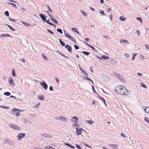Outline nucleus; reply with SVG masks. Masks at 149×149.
Instances as JSON below:
<instances>
[{"label":"nucleus","mask_w":149,"mask_h":149,"mask_svg":"<svg viewBox=\"0 0 149 149\" xmlns=\"http://www.w3.org/2000/svg\"><path fill=\"white\" fill-rule=\"evenodd\" d=\"M12 75L13 77H15V72L14 71V69H13V70H12Z\"/></svg>","instance_id":"obj_26"},{"label":"nucleus","mask_w":149,"mask_h":149,"mask_svg":"<svg viewBox=\"0 0 149 149\" xmlns=\"http://www.w3.org/2000/svg\"><path fill=\"white\" fill-rule=\"evenodd\" d=\"M4 14H5V15L7 16H9V13L7 11H6V12H5Z\"/></svg>","instance_id":"obj_39"},{"label":"nucleus","mask_w":149,"mask_h":149,"mask_svg":"<svg viewBox=\"0 0 149 149\" xmlns=\"http://www.w3.org/2000/svg\"><path fill=\"white\" fill-rule=\"evenodd\" d=\"M137 75L139 76H141L142 75V74L141 73H137Z\"/></svg>","instance_id":"obj_61"},{"label":"nucleus","mask_w":149,"mask_h":149,"mask_svg":"<svg viewBox=\"0 0 149 149\" xmlns=\"http://www.w3.org/2000/svg\"><path fill=\"white\" fill-rule=\"evenodd\" d=\"M81 13L83 14L85 16H87V13L85 12L82 11V10H81Z\"/></svg>","instance_id":"obj_28"},{"label":"nucleus","mask_w":149,"mask_h":149,"mask_svg":"<svg viewBox=\"0 0 149 149\" xmlns=\"http://www.w3.org/2000/svg\"><path fill=\"white\" fill-rule=\"evenodd\" d=\"M92 89L94 93H97L96 92L95 89V88H94V86H92Z\"/></svg>","instance_id":"obj_50"},{"label":"nucleus","mask_w":149,"mask_h":149,"mask_svg":"<svg viewBox=\"0 0 149 149\" xmlns=\"http://www.w3.org/2000/svg\"><path fill=\"white\" fill-rule=\"evenodd\" d=\"M8 81L10 84L13 86L15 85V84L12 78L10 77L9 78Z\"/></svg>","instance_id":"obj_6"},{"label":"nucleus","mask_w":149,"mask_h":149,"mask_svg":"<svg viewBox=\"0 0 149 149\" xmlns=\"http://www.w3.org/2000/svg\"><path fill=\"white\" fill-rule=\"evenodd\" d=\"M99 97V98L102 101V102H104V101H105V100L101 96H98Z\"/></svg>","instance_id":"obj_29"},{"label":"nucleus","mask_w":149,"mask_h":149,"mask_svg":"<svg viewBox=\"0 0 149 149\" xmlns=\"http://www.w3.org/2000/svg\"><path fill=\"white\" fill-rule=\"evenodd\" d=\"M65 48L66 49H67L68 51L70 52H71L72 51V48L69 45L67 44L65 46Z\"/></svg>","instance_id":"obj_7"},{"label":"nucleus","mask_w":149,"mask_h":149,"mask_svg":"<svg viewBox=\"0 0 149 149\" xmlns=\"http://www.w3.org/2000/svg\"><path fill=\"white\" fill-rule=\"evenodd\" d=\"M43 136L45 138H47L49 137V135L47 134L44 135H43Z\"/></svg>","instance_id":"obj_58"},{"label":"nucleus","mask_w":149,"mask_h":149,"mask_svg":"<svg viewBox=\"0 0 149 149\" xmlns=\"http://www.w3.org/2000/svg\"><path fill=\"white\" fill-rule=\"evenodd\" d=\"M86 122L89 123L90 124H91L93 123V122L92 120H86Z\"/></svg>","instance_id":"obj_37"},{"label":"nucleus","mask_w":149,"mask_h":149,"mask_svg":"<svg viewBox=\"0 0 149 149\" xmlns=\"http://www.w3.org/2000/svg\"><path fill=\"white\" fill-rule=\"evenodd\" d=\"M82 53L85 54H86V55H89L90 54L89 52H86L85 51H83L82 52Z\"/></svg>","instance_id":"obj_31"},{"label":"nucleus","mask_w":149,"mask_h":149,"mask_svg":"<svg viewBox=\"0 0 149 149\" xmlns=\"http://www.w3.org/2000/svg\"><path fill=\"white\" fill-rule=\"evenodd\" d=\"M83 131H84V130L82 128H77L76 129V133L77 135H80Z\"/></svg>","instance_id":"obj_3"},{"label":"nucleus","mask_w":149,"mask_h":149,"mask_svg":"<svg viewBox=\"0 0 149 149\" xmlns=\"http://www.w3.org/2000/svg\"><path fill=\"white\" fill-rule=\"evenodd\" d=\"M103 37L105 38L106 39H108L109 38V36H103Z\"/></svg>","instance_id":"obj_44"},{"label":"nucleus","mask_w":149,"mask_h":149,"mask_svg":"<svg viewBox=\"0 0 149 149\" xmlns=\"http://www.w3.org/2000/svg\"><path fill=\"white\" fill-rule=\"evenodd\" d=\"M46 22L47 24H49L50 25H51V26H55V25H54V24H53V23H52L51 22H49V20L46 21Z\"/></svg>","instance_id":"obj_25"},{"label":"nucleus","mask_w":149,"mask_h":149,"mask_svg":"<svg viewBox=\"0 0 149 149\" xmlns=\"http://www.w3.org/2000/svg\"><path fill=\"white\" fill-rule=\"evenodd\" d=\"M119 19L122 21H125L126 20V18L123 16H120L119 18Z\"/></svg>","instance_id":"obj_18"},{"label":"nucleus","mask_w":149,"mask_h":149,"mask_svg":"<svg viewBox=\"0 0 149 149\" xmlns=\"http://www.w3.org/2000/svg\"><path fill=\"white\" fill-rule=\"evenodd\" d=\"M20 113L19 112H17L16 113L15 116L16 117H18L20 116Z\"/></svg>","instance_id":"obj_45"},{"label":"nucleus","mask_w":149,"mask_h":149,"mask_svg":"<svg viewBox=\"0 0 149 149\" xmlns=\"http://www.w3.org/2000/svg\"><path fill=\"white\" fill-rule=\"evenodd\" d=\"M60 43L61 45L63 46H65V44L63 41H61Z\"/></svg>","instance_id":"obj_42"},{"label":"nucleus","mask_w":149,"mask_h":149,"mask_svg":"<svg viewBox=\"0 0 149 149\" xmlns=\"http://www.w3.org/2000/svg\"><path fill=\"white\" fill-rule=\"evenodd\" d=\"M79 126L78 124L77 123H74V124H73L72 125V127H74V126L77 127Z\"/></svg>","instance_id":"obj_30"},{"label":"nucleus","mask_w":149,"mask_h":149,"mask_svg":"<svg viewBox=\"0 0 149 149\" xmlns=\"http://www.w3.org/2000/svg\"><path fill=\"white\" fill-rule=\"evenodd\" d=\"M57 31H58V32H59V33H61L62 34L63 33L61 29H57Z\"/></svg>","instance_id":"obj_35"},{"label":"nucleus","mask_w":149,"mask_h":149,"mask_svg":"<svg viewBox=\"0 0 149 149\" xmlns=\"http://www.w3.org/2000/svg\"><path fill=\"white\" fill-rule=\"evenodd\" d=\"M47 31L49 33H50L51 34H53V32H52V31H50L49 29H47Z\"/></svg>","instance_id":"obj_53"},{"label":"nucleus","mask_w":149,"mask_h":149,"mask_svg":"<svg viewBox=\"0 0 149 149\" xmlns=\"http://www.w3.org/2000/svg\"><path fill=\"white\" fill-rule=\"evenodd\" d=\"M72 31L75 32L79 34L78 31L77 29L75 28H72Z\"/></svg>","instance_id":"obj_22"},{"label":"nucleus","mask_w":149,"mask_h":149,"mask_svg":"<svg viewBox=\"0 0 149 149\" xmlns=\"http://www.w3.org/2000/svg\"><path fill=\"white\" fill-rule=\"evenodd\" d=\"M39 99L40 100H44V96L42 95H39L38 96Z\"/></svg>","instance_id":"obj_17"},{"label":"nucleus","mask_w":149,"mask_h":149,"mask_svg":"<svg viewBox=\"0 0 149 149\" xmlns=\"http://www.w3.org/2000/svg\"><path fill=\"white\" fill-rule=\"evenodd\" d=\"M89 47H90L93 50H95V48L92 45H90V46H89Z\"/></svg>","instance_id":"obj_52"},{"label":"nucleus","mask_w":149,"mask_h":149,"mask_svg":"<svg viewBox=\"0 0 149 149\" xmlns=\"http://www.w3.org/2000/svg\"><path fill=\"white\" fill-rule=\"evenodd\" d=\"M74 46L76 49H79V47L78 46L75 45H74Z\"/></svg>","instance_id":"obj_51"},{"label":"nucleus","mask_w":149,"mask_h":149,"mask_svg":"<svg viewBox=\"0 0 149 149\" xmlns=\"http://www.w3.org/2000/svg\"><path fill=\"white\" fill-rule=\"evenodd\" d=\"M40 104V103H38L35 106V107L37 108H38V107H39Z\"/></svg>","instance_id":"obj_54"},{"label":"nucleus","mask_w":149,"mask_h":149,"mask_svg":"<svg viewBox=\"0 0 149 149\" xmlns=\"http://www.w3.org/2000/svg\"><path fill=\"white\" fill-rule=\"evenodd\" d=\"M49 17L52 20L53 19H54L53 16L52 15H49Z\"/></svg>","instance_id":"obj_62"},{"label":"nucleus","mask_w":149,"mask_h":149,"mask_svg":"<svg viewBox=\"0 0 149 149\" xmlns=\"http://www.w3.org/2000/svg\"><path fill=\"white\" fill-rule=\"evenodd\" d=\"M109 146L111 147L113 149L117 148V149H118V148L116 147V145L114 144H109Z\"/></svg>","instance_id":"obj_15"},{"label":"nucleus","mask_w":149,"mask_h":149,"mask_svg":"<svg viewBox=\"0 0 149 149\" xmlns=\"http://www.w3.org/2000/svg\"><path fill=\"white\" fill-rule=\"evenodd\" d=\"M21 23L22 24H23L24 25H25V26H29V25L25 22H21Z\"/></svg>","instance_id":"obj_46"},{"label":"nucleus","mask_w":149,"mask_h":149,"mask_svg":"<svg viewBox=\"0 0 149 149\" xmlns=\"http://www.w3.org/2000/svg\"><path fill=\"white\" fill-rule=\"evenodd\" d=\"M4 94L5 95L8 96H9L10 95V93L9 92H5L4 93Z\"/></svg>","instance_id":"obj_27"},{"label":"nucleus","mask_w":149,"mask_h":149,"mask_svg":"<svg viewBox=\"0 0 149 149\" xmlns=\"http://www.w3.org/2000/svg\"><path fill=\"white\" fill-rule=\"evenodd\" d=\"M0 107L1 108H3L5 109H8L9 108V107L8 106H0Z\"/></svg>","instance_id":"obj_21"},{"label":"nucleus","mask_w":149,"mask_h":149,"mask_svg":"<svg viewBox=\"0 0 149 149\" xmlns=\"http://www.w3.org/2000/svg\"><path fill=\"white\" fill-rule=\"evenodd\" d=\"M125 56L126 58H129V55L128 54H125Z\"/></svg>","instance_id":"obj_55"},{"label":"nucleus","mask_w":149,"mask_h":149,"mask_svg":"<svg viewBox=\"0 0 149 149\" xmlns=\"http://www.w3.org/2000/svg\"><path fill=\"white\" fill-rule=\"evenodd\" d=\"M114 75L117 77L118 79L121 81L122 82H123L124 81V78L123 77L121 76H120L119 74L115 73H114Z\"/></svg>","instance_id":"obj_2"},{"label":"nucleus","mask_w":149,"mask_h":149,"mask_svg":"<svg viewBox=\"0 0 149 149\" xmlns=\"http://www.w3.org/2000/svg\"><path fill=\"white\" fill-rule=\"evenodd\" d=\"M10 29L12 31H15V30L14 29L11 27Z\"/></svg>","instance_id":"obj_56"},{"label":"nucleus","mask_w":149,"mask_h":149,"mask_svg":"<svg viewBox=\"0 0 149 149\" xmlns=\"http://www.w3.org/2000/svg\"><path fill=\"white\" fill-rule=\"evenodd\" d=\"M65 144L66 146H67L69 147L70 148H73V149L74 148V147L73 146L70 145V144L68 143H65Z\"/></svg>","instance_id":"obj_14"},{"label":"nucleus","mask_w":149,"mask_h":149,"mask_svg":"<svg viewBox=\"0 0 149 149\" xmlns=\"http://www.w3.org/2000/svg\"><path fill=\"white\" fill-rule=\"evenodd\" d=\"M52 21H53V22L55 23H56V24H57L58 23V22L57 21H56V19H53L52 20Z\"/></svg>","instance_id":"obj_48"},{"label":"nucleus","mask_w":149,"mask_h":149,"mask_svg":"<svg viewBox=\"0 0 149 149\" xmlns=\"http://www.w3.org/2000/svg\"><path fill=\"white\" fill-rule=\"evenodd\" d=\"M85 79H86V80H88V81H90V80H91V79H89V78H88L87 77H85Z\"/></svg>","instance_id":"obj_64"},{"label":"nucleus","mask_w":149,"mask_h":149,"mask_svg":"<svg viewBox=\"0 0 149 149\" xmlns=\"http://www.w3.org/2000/svg\"><path fill=\"white\" fill-rule=\"evenodd\" d=\"M120 43H124L129 44V42L128 41L126 40H120Z\"/></svg>","instance_id":"obj_12"},{"label":"nucleus","mask_w":149,"mask_h":149,"mask_svg":"<svg viewBox=\"0 0 149 149\" xmlns=\"http://www.w3.org/2000/svg\"><path fill=\"white\" fill-rule=\"evenodd\" d=\"M81 71L82 72L84 73V74H85L86 76H88V74L86 72V71L85 70H83L82 69H80Z\"/></svg>","instance_id":"obj_20"},{"label":"nucleus","mask_w":149,"mask_h":149,"mask_svg":"<svg viewBox=\"0 0 149 149\" xmlns=\"http://www.w3.org/2000/svg\"><path fill=\"white\" fill-rule=\"evenodd\" d=\"M42 57L46 60H47L48 59L46 57L44 54L42 55Z\"/></svg>","instance_id":"obj_41"},{"label":"nucleus","mask_w":149,"mask_h":149,"mask_svg":"<svg viewBox=\"0 0 149 149\" xmlns=\"http://www.w3.org/2000/svg\"><path fill=\"white\" fill-rule=\"evenodd\" d=\"M78 118L76 116L73 117L71 119L73 123H77V122Z\"/></svg>","instance_id":"obj_9"},{"label":"nucleus","mask_w":149,"mask_h":149,"mask_svg":"<svg viewBox=\"0 0 149 149\" xmlns=\"http://www.w3.org/2000/svg\"><path fill=\"white\" fill-rule=\"evenodd\" d=\"M39 15L42 19L43 22H46V16L45 15L42 14H40Z\"/></svg>","instance_id":"obj_5"},{"label":"nucleus","mask_w":149,"mask_h":149,"mask_svg":"<svg viewBox=\"0 0 149 149\" xmlns=\"http://www.w3.org/2000/svg\"><path fill=\"white\" fill-rule=\"evenodd\" d=\"M136 19L138 21H139L141 22H142V19L141 17H137Z\"/></svg>","instance_id":"obj_36"},{"label":"nucleus","mask_w":149,"mask_h":149,"mask_svg":"<svg viewBox=\"0 0 149 149\" xmlns=\"http://www.w3.org/2000/svg\"><path fill=\"white\" fill-rule=\"evenodd\" d=\"M9 19L10 21L15 22L16 21V20L14 19H11L10 17H9Z\"/></svg>","instance_id":"obj_32"},{"label":"nucleus","mask_w":149,"mask_h":149,"mask_svg":"<svg viewBox=\"0 0 149 149\" xmlns=\"http://www.w3.org/2000/svg\"><path fill=\"white\" fill-rule=\"evenodd\" d=\"M8 4H9L11 5L14 7H15L16 6V5L13 3H8Z\"/></svg>","instance_id":"obj_38"},{"label":"nucleus","mask_w":149,"mask_h":149,"mask_svg":"<svg viewBox=\"0 0 149 149\" xmlns=\"http://www.w3.org/2000/svg\"><path fill=\"white\" fill-rule=\"evenodd\" d=\"M85 40L87 42H88L90 40V39L88 38H86Z\"/></svg>","instance_id":"obj_59"},{"label":"nucleus","mask_w":149,"mask_h":149,"mask_svg":"<svg viewBox=\"0 0 149 149\" xmlns=\"http://www.w3.org/2000/svg\"><path fill=\"white\" fill-rule=\"evenodd\" d=\"M136 33L137 34L138 36H139L140 35V32L139 30H136Z\"/></svg>","instance_id":"obj_47"},{"label":"nucleus","mask_w":149,"mask_h":149,"mask_svg":"<svg viewBox=\"0 0 149 149\" xmlns=\"http://www.w3.org/2000/svg\"><path fill=\"white\" fill-rule=\"evenodd\" d=\"M136 55H137V54L136 53H133V57L132 58V59H131V61H133L135 59V57Z\"/></svg>","instance_id":"obj_24"},{"label":"nucleus","mask_w":149,"mask_h":149,"mask_svg":"<svg viewBox=\"0 0 149 149\" xmlns=\"http://www.w3.org/2000/svg\"><path fill=\"white\" fill-rule=\"evenodd\" d=\"M46 149H51L52 147L50 146H47L45 147Z\"/></svg>","instance_id":"obj_49"},{"label":"nucleus","mask_w":149,"mask_h":149,"mask_svg":"<svg viewBox=\"0 0 149 149\" xmlns=\"http://www.w3.org/2000/svg\"><path fill=\"white\" fill-rule=\"evenodd\" d=\"M49 90L51 91H53V88L52 86H50Z\"/></svg>","instance_id":"obj_57"},{"label":"nucleus","mask_w":149,"mask_h":149,"mask_svg":"<svg viewBox=\"0 0 149 149\" xmlns=\"http://www.w3.org/2000/svg\"><path fill=\"white\" fill-rule=\"evenodd\" d=\"M65 35L66 37L71 40H72L73 41V39L69 34L67 33H65Z\"/></svg>","instance_id":"obj_13"},{"label":"nucleus","mask_w":149,"mask_h":149,"mask_svg":"<svg viewBox=\"0 0 149 149\" xmlns=\"http://www.w3.org/2000/svg\"><path fill=\"white\" fill-rule=\"evenodd\" d=\"M100 13H102L103 15H105V14L104 13V12L103 11H102V10H101Z\"/></svg>","instance_id":"obj_63"},{"label":"nucleus","mask_w":149,"mask_h":149,"mask_svg":"<svg viewBox=\"0 0 149 149\" xmlns=\"http://www.w3.org/2000/svg\"><path fill=\"white\" fill-rule=\"evenodd\" d=\"M102 58L104 59H107L109 58V57L106 56L104 55H103L101 56V57Z\"/></svg>","instance_id":"obj_19"},{"label":"nucleus","mask_w":149,"mask_h":149,"mask_svg":"<svg viewBox=\"0 0 149 149\" xmlns=\"http://www.w3.org/2000/svg\"><path fill=\"white\" fill-rule=\"evenodd\" d=\"M47 6L48 8V10L49 12H50L51 13H52V10L51 9V8H50L49 6L48 5H47Z\"/></svg>","instance_id":"obj_33"},{"label":"nucleus","mask_w":149,"mask_h":149,"mask_svg":"<svg viewBox=\"0 0 149 149\" xmlns=\"http://www.w3.org/2000/svg\"><path fill=\"white\" fill-rule=\"evenodd\" d=\"M140 85H141V86L143 87L144 88H147V87L146 86V85H145V84H144L143 83H141L140 84Z\"/></svg>","instance_id":"obj_23"},{"label":"nucleus","mask_w":149,"mask_h":149,"mask_svg":"<svg viewBox=\"0 0 149 149\" xmlns=\"http://www.w3.org/2000/svg\"><path fill=\"white\" fill-rule=\"evenodd\" d=\"M115 91L118 94L124 95H128L130 92L123 86L118 85L115 88Z\"/></svg>","instance_id":"obj_1"},{"label":"nucleus","mask_w":149,"mask_h":149,"mask_svg":"<svg viewBox=\"0 0 149 149\" xmlns=\"http://www.w3.org/2000/svg\"><path fill=\"white\" fill-rule=\"evenodd\" d=\"M59 118L60 120H61L62 121L66 122L67 120V118L64 117L60 116L59 117Z\"/></svg>","instance_id":"obj_11"},{"label":"nucleus","mask_w":149,"mask_h":149,"mask_svg":"<svg viewBox=\"0 0 149 149\" xmlns=\"http://www.w3.org/2000/svg\"><path fill=\"white\" fill-rule=\"evenodd\" d=\"M144 111L146 113H149V107H146L144 109Z\"/></svg>","instance_id":"obj_16"},{"label":"nucleus","mask_w":149,"mask_h":149,"mask_svg":"<svg viewBox=\"0 0 149 149\" xmlns=\"http://www.w3.org/2000/svg\"><path fill=\"white\" fill-rule=\"evenodd\" d=\"M1 37H6L5 34H2L1 36Z\"/></svg>","instance_id":"obj_60"},{"label":"nucleus","mask_w":149,"mask_h":149,"mask_svg":"<svg viewBox=\"0 0 149 149\" xmlns=\"http://www.w3.org/2000/svg\"><path fill=\"white\" fill-rule=\"evenodd\" d=\"M144 119L145 121H146L147 123H149V120L148 118L145 117Z\"/></svg>","instance_id":"obj_34"},{"label":"nucleus","mask_w":149,"mask_h":149,"mask_svg":"<svg viewBox=\"0 0 149 149\" xmlns=\"http://www.w3.org/2000/svg\"><path fill=\"white\" fill-rule=\"evenodd\" d=\"M18 109H16L15 108H13L12 109V111H18Z\"/></svg>","instance_id":"obj_43"},{"label":"nucleus","mask_w":149,"mask_h":149,"mask_svg":"<svg viewBox=\"0 0 149 149\" xmlns=\"http://www.w3.org/2000/svg\"><path fill=\"white\" fill-rule=\"evenodd\" d=\"M40 84L45 90H46L47 89V86L45 82H41Z\"/></svg>","instance_id":"obj_8"},{"label":"nucleus","mask_w":149,"mask_h":149,"mask_svg":"<svg viewBox=\"0 0 149 149\" xmlns=\"http://www.w3.org/2000/svg\"><path fill=\"white\" fill-rule=\"evenodd\" d=\"M11 127L17 130H20V128L18 127L17 125H15L13 124L11 126Z\"/></svg>","instance_id":"obj_10"},{"label":"nucleus","mask_w":149,"mask_h":149,"mask_svg":"<svg viewBox=\"0 0 149 149\" xmlns=\"http://www.w3.org/2000/svg\"><path fill=\"white\" fill-rule=\"evenodd\" d=\"M76 148L78 149H81L80 147V145L78 144H76Z\"/></svg>","instance_id":"obj_40"},{"label":"nucleus","mask_w":149,"mask_h":149,"mask_svg":"<svg viewBox=\"0 0 149 149\" xmlns=\"http://www.w3.org/2000/svg\"><path fill=\"white\" fill-rule=\"evenodd\" d=\"M25 134L24 133H19L18 135V138L17 140H19L22 138L24 137Z\"/></svg>","instance_id":"obj_4"}]
</instances>
